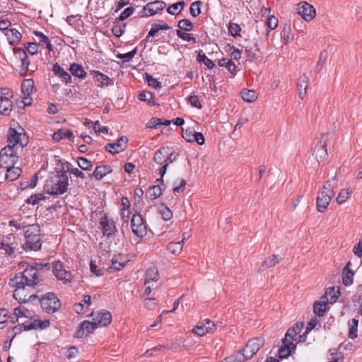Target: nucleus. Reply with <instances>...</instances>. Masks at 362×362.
Here are the masks:
<instances>
[{"mask_svg": "<svg viewBox=\"0 0 362 362\" xmlns=\"http://www.w3.org/2000/svg\"><path fill=\"white\" fill-rule=\"evenodd\" d=\"M69 178L64 169L57 171V175L46 183V191L50 195L63 194L68 189Z\"/></svg>", "mask_w": 362, "mask_h": 362, "instance_id": "nucleus-1", "label": "nucleus"}, {"mask_svg": "<svg viewBox=\"0 0 362 362\" xmlns=\"http://www.w3.org/2000/svg\"><path fill=\"white\" fill-rule=\"evenodd\" d=\"M25 242L23 245L25 251H37L42 247L40 238V228L37 224H32L27 226L25 230Z\"/></svg>", "mask_w": 362, "mask_h": 362, "instance_id": "nucleus-2", "label": "nucleus"}, {"mask_svg": "<svg viewBox=\"0 0 362 362\" xmlns=\"http://www.w3.org/2000/svg\"><path fill=\"white\" fill-rule=\"evenodd\" d=\"M40 281V276L36 272L30 267H28L23 272H19L15 276L10 279V286L25 285L27 286H33Z\"/></svg>", "mask_w": 362, "mask_h": 362, "instance_id": "nucleus-3", "label": "nucleus"}, {"mask_svg": "<svg viewBox=\"0 0 362 362\" xmlns=\"http://www.w3.org/2000/svg\"><path fill=\"white\" fill-rule=\"evenodd\" d=\"M42 309L47 313H54L61 306V301L54 293L49 292L44 295L40 300Z\"/></svg>", "mask_w": 362, "mask_h": 362, "instance_id": "nucleus-4", "label": "nucleus"}, {"mask_svg": "<svg viewBox=\"0 0 362 362\" xmlns=\"http://www.w3.org/2000/svg\"><path fill=\"white\" fill-rule=\"evenodd\" d=\"M18 160V156L13 146L8 145L3 148L0 152V167H13Z\"/></svg>", "mask_w": 362, "mask_h": 362, "instance_id": "nucleus-5", "label": "nucleus"}, {"mask_svg": "<svg viewBox=\"0 0 362 362\" xmlns=\"http://www.w3.org/2000/svg\"><path fill=\"white\" fill-rule=\"evenodd\" d=\"M328 138L329 134H322L314 147L313 155L319 164L324 162L328 157L327 148Z\"/></svg>", "mask_w": 362, "mask_h": 362, "instance_id": "nucleus-6", "label": "nucleus"}, {"mask_svg": "<svg viewBox=\"0 0 362 362\" xmlns=\"http://www.w3.org/2000/svg\"><path fill=\"white\" fill-rule=\"evenodd\" d=\"M52 267V272L59 281H63L64 284L71 282L73 275L69 270L65 269L64 264L61 261L54 262Z\"/></svg>", "mask_w": 362, "mask_h": 362, "instance_id": "nucleus-7", "label": "nucleus"}, {"mask_svg": "<svg viewBox=\"0 0 362 362\" xmlns=\"http://www.w3.org/2000/svg\"><path fill=\"white\" fill-rule=\"evenodd\" d=\"M99 224L103 235L107 238L112 237L117 232L115 221L112 218H109L107 214H105L101 217Z\"/></svg>", "mask_w": 362, "mask_h": 362, "instance_id": "nucleus-8", "label": "nucleus"}, {"mask_svg": "<svg viewBox=\"0 0 362 362\" xmlns=\"http://www.w3.org/2000/svg\"><path fill=\"white\" fill-rule=\"evenodd\" d=\"M131 228L134 234L143 238L147 234V226L143 216L139 214H134L131 220Z\"/></svg>", "mask_w": 362, "mask_h": 362, "instance_id": "nucleus-9", "label": "nucleus"}, {"mask_svg": "<svg viewBox=\"0 0 362 362\" xmlns=\"http://www.w3.org/2000/svg\"><path fill=\"white\" fill-rule=\"evenodd\" d=\"M16 287V290L13 291V296L20 303H25L35 300L37 296L35 294L29 295L25 289V285H17L11 286Z\"/></svg>", "mask_w": 362, "mask_h": 362, "instance_id": "nucleus-10", "label": "nucleus"}, {"mask_svg": "<svg viewBox=\"0 0 362 362\" xmlns=\"http://www.w3.org/2000/svg\"><path fill=\"white\" fill-rule=\"evenodd\" d=\"M298 13L306 21H310L316 15L313 6L306 1H301L297 5Z\"/></svg>", "mask_w": 362, "mask_h": 362, "instance_id": "nucleus-11", "label": "nucleus"}, {"mask_svg": "<svg viewBox=\"0 0 362 362\" xmlns=\"http://www.w3.org/2000/svg\"><path fill=\"white\" fill-rule=\"evenodd\" d=\"M216 329V325L211 320L206 319L192 329V332L199 337H202L207 333H213Z\"/></svg>", "mask_w": 362, "mask_h": 362, "instance_id": "nucleus-12", "label": "nucleus"}, {"mask_svg": "<svg viewBox=\"0 0 362 362\" xmlns=\"http://www.w3.org/2000/svg\"><path fill=\"white\" fill-rule=\"evenodd\" d=\"M91 315L93 316L94 323H95L98 327H106L110 324L112 321V315L106 310H102L97 313L93 312Z\"/></svg>", "mask_w": 362, "mask_h": 362, "instance_id": "nucleus-13", "label": "nucleus"}, {"mask_svg": "<svg viewBox=\"0 0 362 362\" xmlns=\"http://www.w3.org/2000/svg\"><path fill=\"white\" fill-rule=\"evenodd\" d=\"M264 341L261 338H255L248 341L245 346L243 348V351L247 358H251L263 346Z\"/></svg>", "mask_w": 362, "mask_h": 362, "instance_id": "nucleus-14", "label": "nucleus"}, {"mask_svg": "<svg viewBox=\"0 0 362 362\" xmlns=\"http://www.w3.org/2000/svg\"><path fill=\"white\" fill-rule=\"evenodd\" d=\"M165 3L162 1H155L150 2L144 6V13L141 15V17H148L156 15L158 11H162L165 7Z\"/></svg>", "mask_w": 362, "mask_h": 362, "instance_id": "nucleus-15", "label": "nucleus"}, {"mask_svg": "<svg viewBox=\"0 0 362 362\" xmlns=\"http://www.w3.org/2000/svg\"><path fill=\"white\" fill-rule=\"evenodd\" d=\"M14 55L16 59L21 62V76H25L29 69L30 64L26 52L21 47H14L13 49Z\"/></svg>", "mask_w": 362, "mask_h": 362, "instance_id": "nucleus-16", "label": "nucleus"}, {"mask_svg": "<svg viewBox=\"0 0 362 362\" xmlns=\"http://www.w3.org/2000/svg\"><path fill=\"white\" fill-rule=\"evenodd\" d=\"M50 322L49 320H40L39 319H34L30 317V320H27L22 324L23 330L29 331L31 329H44L49 327Z\"/></svg>", "mask_w": 362, "mask_h": 362, "instance_id": "nucleus-17", "label": "nucleus"}, {"mask_svg": "<svg viewBox=\"0 0 362 362\" xmlns=\"http://www.w3.org/2000/svg\"><path fill=\"white\" fill-rule=\"evenodd\" d=\"M128 138L126 136H122L115 143H108L105 148L112 154H116L123 151L127 148Z\"/></svg>", "mask_w": 362, "mask_h": 362, "instance_id": "nucleus-18", "label": "nucleus"}, {"mask_svg": "<svg viewBox=\"0 0 362 362\" xmlns=\"http://www.w3.org/2000/svg\"><path fill=\"white\" fill-rule=\"evenodd\" d=\"M98 327L94 322L84 320L80 323L74 336L77 338H83L92 333Z\"/></svg>", "mask_w": 362, "mask_h": 362, "instance_id": "nucleus-19", "label": "nucleus"}, {"mask_svg": "<svg viewBox=\"0 0 362 362\" xmlns=\"http://www.w3.org/2000/svg\"><path fill=\"white\" fill-rule=\"evenodd\" d=\"M7 136L8 142L13 144L11 146H13V148H15L17 144H20L21 147H23L28 143L27 139H25V143L23 144L22 133L18 132L15 128H9Z\"/></svg>", "mask_w": 362, "mask_h": 362, "instance_id": "nucleus-20", "label": "nucleus"}, {"mask_svg": "<svg viewBox=\"0 0 362 362\" xmlns=\"http://www.w3.org/2000/svg\"><path fill=\"white\" fill-rule=\"evenodd\" d=\"M245 54L249 61L253 62L259 58V46L257 42H249L247 45L244 46Z\"/></svg>", "mask_w": 362, "mask_h": 362, "instance_id": "nucleus-21", "label": "nucleus"}, {"mask_svg": "<svg viewBox=\"0 0 362 362\" xmlns=\"http://www.w3.org/2000/svg\"><path fill=\"white\" fill-rule=\"evenodd\" d=\"M334 196L324 192H319L317 197V209L319 212H324L328 207Z\"/></svg>", "mask_w": 362, "mask_h": 362, "instance_id": "nucleus-22", "label": "nucleus"}, {"mask_svg": "<svg viewBox=\"0 0 362 362\" xmlns=\"http://www.w3.org/2000/svg\"><path fill=\"white\" fill-rule=\"evenodd\" d=\"M52 71L54 75L59 77L65 84L71 83V74L64 70L58 63L53 65Z\"/></svg>", "mask_w": 362, "mask_h": 362, "instance_id": "nucleus-23", "label": "nucleus"}, {"mask_svg": "<svg viewBox=\"0 0 362 362\" xmlns=\"http://www.w3.org/2000/svg\"><path fill=\"white\" fill-rule=\"evenodd\" d=\"M90 74L93 75L96 82L100 83V87L108 86L113 84V79L99 71L92 70Z\"/></svg>", "mask_w": 362, "mask_h": 362, "instance_id": "nucleus-24", "label": "nucleus"}, {"mask_svg": "<svg viewBox=\"0 0 362 362\" xmlns=\"http://www.w3.org/2000/svg\"><path fill=\"white\" fill-rule=\"evenodd\" d=\"M296 348V345L293 342H284L282 340V346L279 349L278 356L280 358H286L294 352Z\"/></svg>", "mask_w": 362, "mask_h": 362, "instance_id": "nucleus-25", "label": "nucleus"}, {"mask_svg": "<svg viewBox=\"0 0 362 362\" xmlns=\"http://www.w3.org/2000/svg\"><path fill=\"white\" fill-rule=\"evenodd\" d=\"M6 35L7 37L8 43L12 46L19 45L21 41L22 35L16 28H11L8 30Z\"/></svg>", "mask_w": 362, "mask_h": 362, "instance_id": "nucleus-26", "label": "nucleus"}, {"mask_svg": "<svg viewBox=\"0 0 362 362\" xmlns=\"http://www.w3.org/2000/svg\"><path fill=\"white\" fill-rule=\"evenodd\" d=\"M64 138H67L70 141H74V136L72 131L68 129H60L52 135V139L55 141H59Z\"/></svg>", "mask_w": 362, "mask_h": 362, "instance_id": "nucleus-27", "label": "nucleus"}, {"mask_svg": "<svg viewBox=\"0 0 362 362\" xmlns=\"http://www.w3.org/2000/svg\"><path fill=\"white\" fill-rule=\"evenodd\" d=\"M69 70L74 77L80 79H84L86 77L87 73L81 64L72 63Z\"/></svg>", "mask_w": 362, "mask_h": 362, "instance_id": "nucleus-28", "label": "nucleus"}, {"mask_svg": "<svg viewBox=\"0 0 362 362\" xmlns=\"http://www.w3.org/2000/svg\"><path fill=\"white\" fill-rule=\"evenodd\" d=\"M112 171V169L110 165H99L95 168L92 176H93L96 180H100Z\"/></svg>", "mask_w": 362, "mask_h": 362, "instance_id": "nucleus-29", "label": "nucleus"}, {"mask_svg": "<svg viewBox=\"0 0 362 362\" xmlns=\"http://www.w3.org/2000/svg\"><path fill=\"white\" fill-rule=\"evenodd\" d=\"M338 179L337 175L331 180H328L322 186L320 192H324L329 195L334 196V188L337 187Z\"/></svg>", "mask_w": 362, "mask_h": 362, "instance_id": "nucleus-30", "label": "nucleus"}, {"mask_svg": "<svg viewBox=\"0 0 362 362\" xmlns=\"http://www.w3.org/2000/svg\"><path fill=\"white\" fill-rule=\"evenodd\" d=\"M308 82L309 78L305 74L301 76L298 79L297 86L298 90V95L301 99H303L304 96L306 94Z\"/></svg>", "mask_w": 362, "mask_h": 362, "instance_id": "nucleus-31", "label": "nucleus"}, {"mask_svg": "<svg viewBox=\"0 0 362 362\" xmlns=\"http://www.w3.org/2000/svg\"><path fill=\"white\" fill-rule=\"evenodd\" d=\"M126 262V258L122 255H115L112 259V265L110 268L116 271H119L124 267Z\"/></svg>", "mask_w": 362, "mask_h": 362, "instance_id": "nucleus-32", "label": "nucleus"}, {"mask_svg": "<svg viewBox=\"0 0 362 362\" xmlns=\"http://www.w3.org/2000/svg\"><path fill=\"white\" fill-rule=\"evenodd\" d=\"M12 110V101L8 97L0 96V113L8 115Z\"/></svg>", "mask_w": 362, "mask_h": 362, "instance_id": "nucleus-33", "label": "nucleus"}, {"mask_svg": "<svg viewBox=\"0 0 362 362\" xmlns=\"http://www.w3.org/2000/svg\"><path fill=\"white\" fill-rule=\"evenodd\" d=\"M6 170V180L9 181L16 180L21 175L22 170L18 167L4 168Z\"/></svg>", "mask_w": 362, "mask_h": 362, "instance_id": "nucleus-34", "label": "nucleus"}, {"mask_svg": "<svg viewBox=\"0 0 362 362\" xmlns=\"http://www.w3.org/2000/svg\"><path fill=\"white\" fill-rule=\"evenodd\" d=\"M339 293V289L336 290L334 287H330L327 289L325 295L322 296L321 299L325 300L327 303H333L337 301Z\"/></svg>", "mask_w": 362, "mask_h": 362, "instance_id": "nucleus-35", "label": "nucleus"}, {"mask_svg": "<svg viewBox=\"0 0 362 362\" xmlns=\"http://www.w3.org/2000/svg\"><path fill=\"white\" fill-rule=\"evenodd\" d=\"M158 271L156 268H149L145 274L144 285L150 284L151 281H157L158 280Z\"/></svg>", "mask_w": 362, "mask_h": 362, "instance_id": "nucleus-36", "label": "nucleus"}, {"mask_svg": "<svg viewBox=\"0 0 362 362\" xmlns=\"http://www.w3.org/2000/svg\"><path fill=\"white\" fill-rule=\"evenodd\" d=\"M167 153H168V147L160 148L157 150L154 154L153 160L154 161L158 164L161 165L165 163V160L167 159Z\"/></svg>", "mask_w": 362, "mask_h": 362, "instance_id": "nucleus-37", "label": "nucleus"}, {"mask_svg": "<svg viewBox=\"0 0 362 362\" xmlns=\"http://www.w3.org/2000/svg\"><path fill=\"white\" fill-rule=\"evenodd\" d=\"M138 99L141 101L146 102L148 105L153 106L156 104L152 93L146 90L139 92Z\"/></svg>", "mask_w": 362, "mask_h": 362, "instance_id": "nucleus-38", "label": "nucleus"}, {"mask_svg": "<svg viewBox=\"0 0 362 362\" xmlns=\"http://www.w3.org/2000/svg\"><path fill=\"white\" fill-rule=\"evenodd\" d=\"M327 302L321 299L320 301H315L313 304V311L319 317L323 316L326 311Z\"/></svg>", "mask_w": 362, "mask_h": 362, "instance_id": "nucleus-39", "label": "nucleus"}, {"mask_svg": "<svg viewBox=\"0 0 362 362\" xmlns=\"http://www.w3.org/2000/svg\"><path fill=\"white\" fill-rule=\"evenodd\" d=\"M162 194V190L159 185H153L147 190L146 197L151 200L158 198Z\"/></svg>", "mask_w": 362, "mask_h": 362, "instance_id": "nucleus-40", "label": "nucleus"}, {"mask_svg": "<svg viewBox=\"0 0 362 362\" xmlns=\"http://www.w3.org/2000/svg\"><path fill=\"white\" fill-rule=\"evenodd\" d=\"M351 264L348 262L346 266L344 268L342 272V281L345 286H349L353 283L354 273L349 269V266Z\"/></svg>", "mask_w": 362, "mask_h": 362, "instance_id": "nucleus-41", "label": "nucleus"}, {"mask_svg": "<svg viewBox=\"0 0 362 362\" xmlns=\"http://www.w3.org/2000/svg\"><path fill=\"white\" fill-rule=\"evenodd\" d=\"M34 88V81L33 79H25L21 84V90L25 95H30Z\"/></svg>", "mask_w": 362, "mask_h": 362, "instance_id": "nucleus-42", "label": "nucleus"}, {"mask_svg": "<svg viewBox=\"0 0 362 362\" xmlns=\"http://www.w3.org/2000/svg\"><path fill=\"white\" fill-rule=\"evenodd\" d=\"M242 98L248 103L254 102L257 98V94L254 90L243 89L240 92Z\"/></svg>", "mask_w": 362, "mask_h": 362, "instance_id": "nucleus-43", "label": "nucleus"}, {"mask_svg": "<svg viewBox=\"0 0 362 362\" xmlns=\"http://www.w3.org/2000/svg\"><path fill=\"white\" fill-rule=\"evenodd\" d=\"M358 320L356 319H352L349 321V331L348 336L350 339H354L357 337Z\"/></svg>", "mask_w": 362, "mask_h": 362, "instance_id": "nucleus-44", "label": "nucleus"}, {"mask_svg": "<svg viewBox=\"0 0 362 362\" xmlns=\"http://www.w3.org/2000/svg\"><path fill=\"white\" fill-rule=\"evenodd\" d=\"M228 358L229 362H245L249 358L246 357L245 354V351H243V349L242 351H238L235 354L227 357Z\"/></svg>", "mask_w": 362, "mask_h": 362, "instance_id": "nucleus-45", "label": "nucleus"}, {"mask_svg": "<svg viewBox=\"0 0 362 362\" xmlns=\"http://www.w3.org/2000/svg\"><path fill=\"white\" fill-rule=\"evenodd\" d=\"M183 241L172 242L168 245V250L173 254H180L182 250Z\"/></svg>", "mask_w": 362, "mask_h": 362, "instance_id": "nucleus-46", "label": "nucleus"}, {"mask_svg": "<svg viewBox=\"0 0 362 362\" xmlns=\"http://www.w3.org/2000/svg\"><path fill=\"white\" fill-rule=\"evenodd\" d=\"M226 52H228L230 55V57L236 61L239 60L241 58V51L238 48L235 47L233 45H230L228 44L226 47Z\"/></svg>", "mask_w": 362, "mask_h": 362, "instance_id": "nucleus-47", "label": "nucleus"}, {"mask_svg": "<svg viewBox=\"0 0 362 362\" xmlns=\"http://www.w3.org/2000/svg\"><path fill=\"white\" fill-rule=\"evenodd\" d=\"M279 262V257L276 255H272L262 263V267L264 268H270L274 267Z\"/></svg>", "mask_w": 362, "mask_h": 362, "instance_id": "nucleus-48", "label": "nucleus"}, {"mask_svg": "<svg viewBox=\"0 0 362 362\" xmlns=\"http://www.w3.org/2000/svg\"><path fill=\"white\" fill-rule=\"evenodd\" d=\"M137 53V47L134 48L132 51L125 53V54H118L117 55V57L118 59H120L122 60L123 63H127L130 62L132 58Z\"/></svg>", "mask_w": 362, "mask_h": 362, "instance_id": "nucleus-49", "label": "nucleus"}, {"mask_svg": "<svg viewBox=\"0 0 362 362\" xmlns=\"http://www.w3.org/2000/svg\"><path fill=\"white\" fill-rule=\"evenodd\" d=\"M176 35L182 40L192 42V43L197 42L196 38L192 33H187L180 30H176Z\"/></svg>", "mask_w": 362, "mask_h": 362, "instance_id": "nucleus-50", "label": "nucleus"}, {"mask_svg": "<svg viewBox=\"0 0 362 362\" xmlns=\"http://www.w3.org/2000/svg\"><path fill=\"white\" fill-rule=\"evenodd\" d=\"M126 26L125 23H117L112 27V33L117 37H119L124 33Z\"/></svg>", "mask_w": 362, "mask_h": 362, "instance_id": "nucleus-51", "label": "nucleus"}, {"mask_svg": "<svg viewBox=\"0 0 362 362\" xmlns=\"http://www.w3.org/2000/svg\"><path fill=\"white\" fill-rule=\"evenodd\" d=\"M17 243L15 244H8L6 243H0V248L5 251L6 255H11L14 253L16 250L17 249Z\"/></svg>", "mask_w": 362, "mask_h": 362, "instance_id": "nucleus-52", "label": "nucleus"}, {"mask_svg": "<svg viewBox=\"0 0 362 362\" xmlns=\"http://www.w3.org/2000/svg\"><path fill=\"white\" fill-rule=\"evenodd\" d=\"M179 30L185 32L191 31L193 29V23L188 19H182L178 22Z\"/></svg>", "mask_w": 362, "mask_h": 362, "instance_id": "nucleus-53", "label": "nucleus"}, {"mask_svg": "<svg viewBox=\"0 0 362 362\" xmlns=\"http://www.w3.org/2000/svg\"><path fill=\"white\" fill-rule=\"evenodd\" d=\"M201 1L193 2L189 8V13L193 17H197L201 13Z\"/></svg>", "mask_w": 362, "mask_h": 362, "instance_id": "nucleus-54", "label": "nucleus"}, {"mask_svg": "<svg viewBox=\"0 0 362 362\" xmlns=\"http://www.w3.org/2000/svg\"><path fill=\"white\" fill-rule=\"evenodd\" d=\"M241 28L240 26L235 23H233L232 21L229 22L228 24V32L230 33L232 36L234 37H236L237 36H240Z\"/></svg>", "mask_w": 362, "mask_h": 362, "instance_id": "nucleus-55", "label": "nucleus"}, {"mask_svg": "<svg viewBox=\"0 0 362 362\" xmlns=\"http://www.w3.org/2000/svg\"><path fill=\"white\" fill-rule=\"evenodd\" d=\"M196 132L192 128H187L185 129H182V137L187 142H194V137Z\"/></svg>", "mask_w": 362, "mask_h": 362, "instance_id": "nucleus-56", "label": "nucleus"}, {"mask_svg": "<svg viewBox=\"0 0 362 362\" xmlns=\"http://www.w3.org/2000/svg\"><path fill=\"white\" fill-rule=\"evenodd\" d=\"M351 192L349 189H341L337 197V202L339 204H342L344 203L346 200L349 197Z\"/></svg>", "mask_w": 362, "mask_h": 362, "instance_id": "nucleus-57", "label": "nucleus"}, {"mask_svg": "<svg viewBox=\"0 0 362 362\" xmlns=\"http://www.w3.org/2000/svg\"><path fill=\"white\" fill-rule=\"evenodd\" d=\"M30 268H33L36 272V274H37V276H40V272L42 271L44 269H46L47 270H49L51 269V264L49 263H40V262H35L33 265L30 266Z\"/></svg>", "mask_w": 362, "mask_h": 362, "instance_id": "nucleus-58", "label": "nucleus"}, {"mask_svg": "<svg viewBox=\"0 0 362 362\" xmlns=\"http://www.w3.org/2000/svg\"><path fill=\"white\" fill-rule=\"evenodd\" d=\"M77 163L78 166L83 170H90L92 168L90 161L84 157H78Z\"/></svg>", "mask_w": 362, "mask_h": 362, "instance_id": "nucleus-59", "label": "nucleus"}, {"mask_svg": "<svg viewBox=\"0 0 362 362\" xmlns=\"http://www.w3.org/2000/svg\"><path fill=\"white\" fill-rule=\"evenodd\" d=\"M134 7H128L126 8L119 16L118 18H116V21H123L127 18H129L130 16H132L134 12Z\"/></svg>", "mask_w": 362, "mask_h": 362, "instance_id": "nucleus-60", "label": "nucleus"}, {"mask_svg": "<svg viewBox=\"0 0 362 362\" xmlns=\"http://www.w3.org/2000/svg\"><path fill=\"white\" fill-rule=\"evenodd\" d=\"M291 33V26L289 25H285L281 33V39H282L283 43L284 45H287L289 42Z\"/></svg>", "mask_w": 362, "mask_h": 362, "instance_id": "nucleus-61", "label": "nucleus"}, {"mask_svg": "<svg viewBox=\"0 0 362 362\" xmlns=\"http://www.w3.org/2000/svg\"><path fill=\"white\" fill-rule=\"evenodd\" d=\"M146 80L148 82V86L156 89H160L161 88V83L148 74H146Z\"/></svg>", "mask_w": 362, "mask_h": 362, "instance_id": "nucleus-62", "label": "nucleus"}, {"mask_svg": "<svg viewBox=\"0 0 362 362\" xmlns=\"http://www.w3.org/2000/svg\"><path fill=\"white\" fill-rule=\"evenodd\" d=\"M197 60L199 62L204 63L209 69H212L215 66V64L213 61L209 59L204 54H199L197 56Z\"/></svg>", "mask_w": 362, "mask_h": 362, "instance_id": "nucleus-63", "label": "nucleus"}, {"mask_svg": "<svg viewBox=\"0 0 362 362\" xmlns=\"http://www.w3.org/2000/svg\"><path fill=\"white\" fill-rule=\"evenodd\" d=\"M40 45L37 42H28L25 45V47L31 55L35 54L38 52V47Z\"/></svg>", "mask_w": 362, "mask_h": 362, "instance_id": "nucleus-64", "label": "nucleus"}]
</instances>
